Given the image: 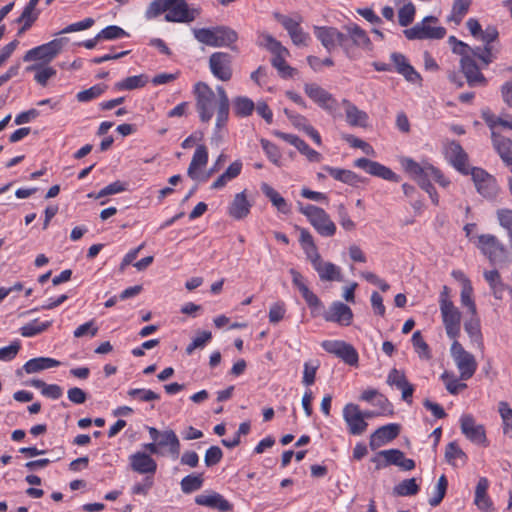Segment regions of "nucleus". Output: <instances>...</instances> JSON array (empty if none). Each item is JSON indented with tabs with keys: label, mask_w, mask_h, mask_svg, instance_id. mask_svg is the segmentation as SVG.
<instances>
[{
	"label": "nucleus",
	"mask_w": 512,
	"mask_h": 512,
	"mask_svg": "<svg viewBox=\"0 0 512 512\" xmlns=\"http://www.w3.org/2000/svg\"><path fill=\"white\" fill-rule=\"evenodd\" d=\"M195 106L200 121L208 123L216 113V128L221 129L229 118L230 102L222 86L216 87V92L205 82H197L193 86Z\"/></svg>",
	"instance_id": "nucleus-1"
},
{
	"label": "nucleus",
	"mask_w": 512,
	"mask_h": 512,
	"mask_svg": "<svg viewBox=\"0 0 512 512\" xmlns=\"http://www.w3.org/2000/svg\"><path fill=\"white\" fill-rule=\"evenodd\" d=\"M401 165L405 172L416 180L418 185L428 193L433 204L438 205L439 196L430 179H433L440 186L446 187L450 184V181L444 174L428 162L418 163L408 157L401 159Z\"/></svg>",
	"instance_id": "nucleus-2"
},
{
	"label": "nucleus",
	"mask_w": 512,
	"mask_h": 512,
	"mask_svg": "<svg viewBox=\"0 0 512 512\" xmlns=\"http://www.w3.org/2000/svg\"><path fill=\"white\" fill-rule=\"evenodd\" d=\"M165 13V20L173 23H190L199 15V10L189 8L186 0H152L145 11V18L152 20Z\"/></svg>",
	"instance_id": "nucleus-3"
},
{
	"label": "nucleus",
	"mask_w": 512,
	"mask_h": 512,
	"mask_svg": "<svg viewBox=\"0 0 512 512\" xmlns=\"http://www.w3.org/2000/svg\"><path fill=\"white\" fill-rule=\"evenodd\" d=\"M300 245L306 255V258L310 261L314 270L318 273L321 281H342L341 268L332 262H325L321 258L318 248L315 244L312 234L306 228H299Z\"/></svg>",
	"instance_id": "nucleus-4"
},
{
	"label": "nucleus",
	"mask_w": 512,
	"mask_h": 512,
	"mask_svg": "<svg viewBox=\"0 0 512 512\" xmlns=\"http://www.w3.org/2000/svg\"><path fill=\"white\" fill-rule=\"evenodd\" d=\"M448 43L451 46L452 52L461 56L460 58V69L466 78L467 84L470 87H485L488 84L487 78L482 72L477 62L473 60L471 54L472 47L467 43L457 39L455 36L448 38Z\"/></svg>",
	"instance_id": "nucleus-5"
},
{
	"label": "nucleus",
	"mask_w": 512,
	"mask_h": 512,
	"mask_svg": "<svg viewBox=\"0 0 512 512\" xmlns=\"http://www.w3.org/2000/svg\"><path fill=\"white\" fill-rule=\"evenodd\" d=\"M439 306L447 336L452 340H457L461 329V312L450 299L448 286H443L440 292Z\"/></svg>",
	"instance_id": "nucleus-6"
},
{
	"label": "nucleus",
	"mask_w": 512,
	"mask_h": 512,
	"mask_svg": "<svg viewBox=\"0 0 512 512\" xmlns=\"http://www.w3.org/2000/svg\"><path fill=\"white\" fill-rule=\"evenodd\" d=\"M261 38L263 39L261 44L273 54L271 64L278 74L282 78H292L296 74V69L286 62V57L289 55L288 49L270 34H262Z\"/></svg>",
	"instance_id": "nucleus-7"
},
{
	"label": "nucleus",
	"mask_w": 512,
	"mask_h": 512,
	"mask_svg": "<svg viewBox=\"0 0 512 512\" xmlns=\"http://www.w3.org/2000/svg\"><path fill=\"white\" fill-rule=\"evenodd\" d=\"M300 213L307 217L309 223L322 237H332L336 233V225L329 214L318 206L307 204L299 209Z\"/></svg>",
	"instance_id": "nucleus-8"
},
{
	"label": "nucleus",
	"mask_w": 512,
	"mask_h": 512,
	"mask_svg": "<svg viewBox=\"0 0 512 512\" xmlns=\"http://www.w3.org/2000/svg\"><path fill=\"white\" fill-rule=\"evenodd\" d=\"M437 23V17L426 16L413 27L405 29L403 33L408 40H439L445 37L446 29L443 26H437Z\"/></svg>",
	"instance_id": "nucleus-9"
},
{
	"label": "nucleus",
	"mask_w": 512,
	"mask_h": 512,
	"mask_svg": "<svg viewBox=\"0 0 512 512\" xmlns=\"http://www.w3.org/2000/svg\"><path fill=\"white\" fill-rule=\"evenodd\" d=\"M471 175L477 192L487 199H494L498 196L500 188L496 178L480 167H472Z\"/></svg>",
	"instance_id": "nucleus-10"
},
{
	"label": "nucleus",
	"mask_w": 512,
	"mask_h": 512,
	"mask_svg": "<svg viewBox=\"0 0 512 512\" xmlns=\"http://www.w3.org/2000/svg\"><path fill=\"white\" fill-rule=\"evenodd\" d=\"M451 355L460 372V379L463 381L470 379L477 369V362L474 356L467 352L457 340H453Z\"/></svg>",
	"instance_id": "nucleus-11"
},
{
	"label": "nucleus",
	"mask_w": 512,
	"mask_h": 512,
	"mask_svg": "<svg viewBox=\"0 0 512 512\" xmlns=\"http://www.w3.org/2000/svg\"><path fill=\"white\" fill-rule=\"evenodd\" d=\"M321 347L329 354L341 359L345 364L356 366L359 361V354L353 345L343 340H324Z\"/></svg>",
	"instance_id": "nucleus-12"
},
{
	"label": "nucleus",
	"mask_w": 512,
	"mask_h": 512,
	"mask_svg": "<svg viewBox=\"0 0 512 512\" xmlns=\"http://www.w3.org/2000/svg\"><path fill=\"white\" fill-rule=\"evenodd\" d=\"M64 39H53L45 44L28 50L23 56L25 62L40 60L45 64L50 63L62 50Z\"/></svg>",
	"instance_id": "nucleus-13"
},
{
	"label": "nucleus",
	"mask_w": 512,
	"mask_h": 512,
	"mask_svg": "<svg viewBox=\"0 0 512 512\" xmlns=\"http://www.w3.org/2000/svg\"><path fill=\"white\" fill-rule=\"evenodd\" d=\"M274 17L287 31L294 45L308 46V43L310 41V35L307 32H305L301 27L302 18L300 16L298 17V19H294L290 16L276 13Z\"/></svg>",
	"instance_id": "nucleus-14"
},
{
	"label": "nucleus",
	"mask_w": 512,
	"mask_h": 512,
	"mask_svg": "<svg viewBox=\"0 0 512 512\" xmlns=\"http://www.w3.org/2000/svg\"><path fill=\"white\" fill-rule=\"evenodd\" d=\"M314 35L326 48L327 51H332L336 46H341L347 49L348 35L340 32L335 27L328 26H314Z\"/></svg>",
	"instance_id": "nucleus-15"
},
{
	"label": "nucleus",
	"mask_w": 512,
	"mask_h": 512,
	"mask_svg": "<svg viewBox=\"0 0 512 512\" xmlns=\"http://www.w3.org/2000/svg\"><path fill=\"white\" fill-rule=\"evenodd\" d=\"M477 247L489 259V261L492 264L502 261L505 258L506 249L504 245L494 235H479Z\"/></svg>",
	"instance_id": "nucleus-16"
},
{
	"label": "nucleus",
	"mask_w": 512,
	"mask_h": 512,
	"mask_svg": "<svg viewBox=\"0 0 512 512\" xmlns=\"http://www.w3.org/2000/svg\"><path fill=\"white\" fill-rule=\"evenodd\" d=\"M208 159L207 147L203 144L198 145L187 169L188 177L195 181H207L209 174H204L203 171L208 164Z\"/></svg>",
	"instance_id": "nucleus-17"
},
{
	"label": "nucleus",
	"mask_w": 512,
	"mask_h": 512,
	"mask_svg": "<svg viewBox=\"0 0 512 512\" xmlns=\"http://www.w3.org/2000/svg\"><path fill=\"white\" fill-rule=\"evenodd\" d=\"M209 68L212 75L221 80L229 81L232 78V56L225 52H215L209 57Z\"/></svg>",
	"instance_id": "nucleus-18"
},
{
	"label": "nucleus",
	"mask_w": 512,
	"mask_h": 512,
	"mask_svg": "<svg viewBox=\"0 0 512 512\" xmlns=\"http://www.w3.org/2000/svg\"><path fill=\"white\" fill-rule=\"evenodd\" d=\"M343 419L347 424L348 431L352 435H361L368 426L365 421V414L354 403H348L344 406Z\"/></svg>",
	"instance_id": "nucleus-19"
},
{
	"label": "nucleus",
	"mask_w": 512,
	"mask_h": 512,
	"mask_svg": "<svg viewBox=\"0 0 512 512\" xmlns=\"http://www.w3.org/2000/svg\"><path fill=\"white\" fill-rule=\"evenodd\" d=\"M445 157L450 164L463 175H469L471 172L468 163V155L458 142L451 141L446 145Z\"/></svg>",
	"instance_id": "nucleus-20"
},
{
	"label": "nucleus",
	"mask_w": 512,
	"mask_h": 512,
	"mask_svg": "<svg viewBox=\"0 0 512 512\" xmlns=\"http://www.w3.org/2000/svg\"><path fill=\"white\" fill-rule=\"evenodd\" d=\"M354 166L363 169L366 173L391 182H399L400 177L389 167L368 158H359L354 161Z\"/></svg>",
	"instance_id": "nucleus-21"
},
{
	"label": "nucleus",
	"mask_w": 512,
	"mask_h": 512,
	"mask_svg": "<svg viewBox=\"0 0 512 512\" xmlns=\"http://www.w3.org/2000/svg\"><path fill=\"white\" fill-rule=\"evenodd\" d=\"M322 316L325 321L337 323L340 326H349L353 321L352 309L341 301L332 302Z\"/></svg>",
	"instance_id": "nucleus-22"
},
{
	"label": "nucleus",
	"mask_w": 512,
	"mask_h": 512,
	"mask_svg": "<svg viewBox=\"0 0 512 512\" xmlns=\"http://www.w3.org/2000/svg\"><path fill=\"white\" fill-rule=\"evenodd\" d=\"M462 433L475 445H482L486 441V432L482 424H477L471 414H464L460 418Z\"/></svg>",
	"instance_id": "nucleus-23"
},
{
	"label": "nucleus",
	"mask_w": 512,
	"mask_h": 512,
	"mask_svg": "<svg viewBox=\"0 0 512 512\" xmlns=\"http://www.w3.org/2000/svg\"><path fill=\"white\" fill-rule=\"evenodd\" d=\"M306 95L318 104L321 108L332 111L337 107V101L331 93L315 83H307L304 85Z\"/></svg>",
	"instance_id": "nucleus-24"
},
{
	"label": "nucleus",
	"mask_w": 512,
	"mask_h": 512,
	"mask_svg": "<svg viewBox=\"0 0 512 512\" xmlns=\"http://www.w3.org/2000/svg\"><path fill=\"white\" fill-rule=\"evenodd\" d=\"M149 434L152 443L144 444L143 448L154 449V448H178L179 440L177 435L172 430H165L163 432L158 431L156 428H149Z\"/></svg>",
	"instance_id": "nucleus-25"
},
{
	"label": "nucleus",
	"mask_w": 512,
	"mask_h": 512,
	"mask_svg": "<svg viewBox=\"0 0 512 512\" xmlns=\"http://www.w3.org/2000/svg\"><path fill=\"white\" fill-rule=\"evenodd\" d=\"M130 466L134 472L154 477L157 469L156 462L145 452H137L129 457Z\"/></svg>",
	"instance_id": "nucleus-26"
},
{
	"label": "nucleus",
	"mask_w": 512,
	"mask_h": 512,
	"mask_svg": "<svg viewBox=\"0 0 512 512\" xmlns=\"http://www.w3.org/2000/svg\"><path fill=\"white\" fill-rule=\"evenodd\" d=\"M400 425L390 423L379 427L370 437V445L372 448L381 447L394 440L400 433Z\"/></svg>",
	"instance_id": "nucleus-27"
},
{
	"label": "nucleus",
	"mask_w": 512,
	"mask_h": 512,
	"mask_svg": "<svg viewBox=\"0 0 512 512\" xmlns=\"http://www.w3.org/2000/svg\"><path fill=\"white\" fill-rule=\"evenodd\" d=\"M390 58L393 62V65L395 66L396 72L404 76L406 80L413 83L421 80L420 74L414 69L412 65H410L404 54L393 52Z\"/></svg>",
	"instance_id": "nucleus-28"
},
{
	"label": "nucleus",
	"mask_w": 512,
	"mask_h": 512,
	"mask_svg": "<svg viewBox=\"0 0 512 512\" xmlns=\"http://www.w3.org/2000/svg\"><path fill=\"white\" fill-rule=\"evenodd\" d=\"M251 203L247 199L246 191L237 193L228 207V214L236 220L246 218L251 210Z\"/></svg>",
	"instance_id": "nucleus-29"
},
{
	"label": "nucleus",
	"mask_w": 512,
	"mask_h": 512,
	"mask_svg": "<svg viewBox=\"0 0 512 512\" xmlns=\"http://www.w3.org/2000/svg\"><path fill=\"white\" fill-rule=\"evenodd\" d=\"M342 105L345 108L346 121L353 127H366L368 124V114L360 110L356 105L347 99H343Z\"/></svg>",
	"instance_id": "nucleus-30"
},
{
	"label": "nucleus",
	"mask_w": 512,
	"mask_h": 512,
	"mask_svg": "<svg viewBox=\"0 0 512 512\" xmlns=\"http://www.w3.org/2000/svg\"><path fill=\"white\" fill-rule=\"evenodd\" d=\"M195 502L198 505L215 508L221 512H228L232 509L230 502L217 492L197 495Z\"/></svg>",
	"instance_id": "nucleus-31"
},
{
	"label": "nucleus",
	"mask_w": 512,
	"mask_h": 512,
	"mask_svg": "<svg viewBox=\"0 0 512 512\" xmlns=\"http://www.w3.org/2000/svg\"><path fill=\"white\" fill-rule=\"evenodd\" d=\"M488 487V479L481 477L475 489L474 503L483 512H494L493 503L487 494Z\"/></svg>",
	"instance_id": "nucleus-32"
},
{
	"label": "nucleus",
	"mask_w": 512,
	"mask_h": 512,
	"mask_svg": "<svg viewBox=\"0 0 512 512\" xmlns=\"http://www.w3.org/2000/svg\"><path fill=\"white\" fill-rule=\"evenodd\" d=\"M492 143L502 161L512 170V140L499 133H494Z\"/></svg>",
	"instance_id": "nucleus-33"
},
{
	"label": "nucleus",
	"mask_w": 512,
	"mask_h": 512,
	"mask_svg": "<svg viewBox=\"0 0 512 512\" xmlns=\"http://www.w3.org/2000/svg\"><path fill=\"white\" fill-rule=\"evenodd\" d=\"M471 54L473 55V60L475 62L476 60L480 62V64H478L480 71L487 68L497 58V51L494 50L493 45L472 47Z\"/></svg>",
	"instance_id": "nucleus-34"
},
{
	"label": "nucleus",
	"mask_w": 512,
	"mask_h": 512,
	"mask_svg": "<svg viewBox=\"0 0 512 512\" xmlns=\"http://www.w3.org/2000/svg\"><path fill=\"white\" fill-rule=\"evenodd\" d=\"M262 193L270 200L272 205L281 213L289 214L291 211L290 204L280 195L272 186L267 183L261 184Z\"/></svg>",
	"instance_id": "nucleus-35"
},
{
	"label": "nucleus",
	"mask_w": 512,
	"mask_h": 512,
	"mask_svg": "<svg viewBox=\"0 0 512 512\" xmlns=\"http://www.w3.org/2000/svg\"><path fill=\"white\" fill-rule=\"evenodd\" d=\"M323 170H325L333 179L351 186H357L361 181L360 176L351 170L331 167L328 165L324 166Z\"/></svg>",
	"instance_id": "nucleus-36"
},
{
	"label": "nucleus",
	"mask_w": 512,
	"mask_h": 512,
	"mask_svg": "<svg viewBox=\"0 0 512 512\" xmlns=\"http://www.w3.org/2000/svg\"><path fill=\"white\" fill-rule=\"evenodd\" d=\"M61 362L50 357H37L28 360L23 369L27 374H33L42 370L54 368L60 366Z\"/></svg>",
	"instance_id": "nucleus-37"
},
{
	"label": "nucleus",
	"mask_w": 512,
	"mask_h": 512,
	"mask_svg": "<svg viewBox=\"0 0 512 512\" xmlns=\"http://www.w3.org/2000/svg\"><path fill=\"white\" fill-rule=\"evenodd\" d=\"M483 276L486 282L488 283L493 296L498 300L503 299L504 292L506 290V285L503 283L500 273L496 269H494L484 271Z\"/></svg>",
	"instance_id": "nucleus-38"
},
{
	"label": "nucleus",
	"mask_w": 512,
	"mask_h": 512,
	"mask_svg": "<svg viewBox=\"0 0 512 512\" xmlns=\"http://www.w3.org/2000/svg\"><path fill=\"white\" fill-rule=\"evenodd\" d=\"M472 5V0H453L450 14L447 16V21L459 25L464 17L469 12Z\"/></svg>",
	"instance_id": "nucleus-39"
},
{
	"label": "nucleus",
	"mask_w": 512,
	"mask_h": 512,
	"mask_svg": "<svg viewBox=\"0 0 512 512\" xmlns=\"http://www.w3.org/2000/svg\"><path fill=\"white\" fill-rule=\"evenodd\" d=\"M149 82V76L146 74H139L129 76L121 81L115 83V89L118 91H131L134 89L143 88Z\"/></svg>",
	"instance_id": "nucleus-40"
},
{
	"label": "nucleus",
	"mask_w": 512,
	"mask_h": 512,
	"mask_svg": "<svg viewBox=\"0 0 512 512\" xmlns=\"http://www.w3.org/2000/svg\"><path fill=\"white\" fill-rule=\"evenodd\" d=\"M30 384L47 398L57 400L63 395V389L57 384H47L40 379H33Z\"/></svg>",
	"instance_id": "nucleus-41"
},
{
	"label": "nucleus",
	"mask_w": 512,
	"mask_h": 512,
	"mask_svg": "<svg viewBox=\"0 0 512 512\" xmlns=\"http://www.w3.org/2000/svg\"><path fill=\"white\" fill-rule=\"evenodd\" d=\"M26 71L31 72L35 71L34 79L41 86H46L49 79L56 75V70L51 66H43L41 64H34L28 66Z\"/></svg>",
	"instance_id": "nucleus-42"
},
{
	"label": "nucleus",
	"mask_w": 512,
	"mask_h": 512,
	"mask_svg": "<svg viewBox=\"0 0 512 512\" xmlns=\"http://www.w3.org/2000/svg\"><path fill=\"white\" fill-rule=\"evenodd\" d=\"M52 326V321L40 322L39 319H34L20 328V334L23 337H34L48 330Z\"/></svg>",
	"instance_id": "nucleus-43"
},
{
	"label": "nucleus",
	"mask_w": 512,
	"mask_h": 512,
	"mask_svg": "<svg viewBox=\"0 0 512 512\" xmlns=\"http://www.w3.org/2000/svg\"><path fill=\"white\" fill-rule=\"evenodd\" d=\"M254 109V102L246 96L236 97L233 101V110L235 115L238 117L243 118L250 116L253 113Z\"/></svg>",
	"instance_id": "nucleus-44"
},
{
	"label": "nucleus",
	"mask_w": 512,
	"mask_h": 512,
	"mask_svg": "<svg viewBox=\"0 0 512 512\" xmlns=\"http://www.w3.org/2000/svg\"><path fill=\"white\" fill-rule=\"evenodd\" d=\"M498 412L502 420L504 435L512 438V408L506 401H501L498 404Z\"/></svg>",
	"instance_id": "nucleus-45"
},
{
	"label": "nucleus",
	"mask_w": 512,
	"mask_h": 512,
	"mask_svg": "<svg viewBox=\"0 0 512 512\" xmlns=\"http://www.w3.org/2000/svg\"><path fill=\"white\" fill-rule=\"evenodd\" d=\"M40 15V11L36 8L26 5L21 13V15L17 18L18 23H22V27L19 30L18 34L23 33L28 30L33 23L38 19Z\"/></svg>",
	"instance_id": "nucleus-46"
},
{
	"label": "nucleus",
	"mask_w": 512,
	"mask_h": 512,
	"mask_svg": "<svg viewBox=\"0 0 512 512\" xmlns=\"http://www.w3.org/2000/svg\"><path fill=\"white\" fill-rule=\"evenodd\" d=\"M238 39L236 31L229 27L217 26L216 27V42L217 47L230 46Z\"/></svg>",
	"instance_id": "nucleus-47"
},
{
	"label": "nucleus",
	"mask_w": 512,
	"mask_h": 512,
	"mask_svg": "<svg viewBox=\"0 0 512 512\" xmlns=\"http://www.w3.org/2000/svg\"><path fill=\"white\" fill-rule=\"evenodd\" d=\"M360 400L377 405L382 410H385L386 406L389 405V400L383 394L379 393L378 390L373 388L364 390L360 395Z\"/></svg>",
	"instance_id": "nucleus-48"
},
{
	"label": "nucleus",
	"mask_w": 512,
	"mask_h": 512,
	"mask_svg": "<svg viewBox=\"0 0 512 512\" xmlns=\"http://www.w3.org/2000/svg\"><path fill=\"white\" fill-rule=\"evenodd\" d=\"M441 380L443 381L445 388L452 395H457L460 391L467 388V385L461 382V379H458L453 373L445 371L441 375Z\"/></svg>",
	"instance_id": "nucleus-49"
},
{
	"label": "nucleus",
	"mask_w": 512,
	"mask_h": 512,
	"mask_svg": "<svg viewBox=\"0 0 512 512\" xmlns=\"http://www.w3.org/2000/svg\"><path fill=\"white\" fill-rule=\"evenodd\" d=\"M350 38L353 43L359 47L368 48L371 45V40L365 30L360 26L354 24L347 28Z\"/></svg>",
	"instance_id": "nucleus-50"
},
{
	"label": "nucleus",
	"mask_w": 512,
	"mask_h": 512,
	"mask_svg": "<svg viewBox=\"0 0 512 512\" xmlns=\"http://www.w3.org/2000/svg\"><path fill=\"white\" fill-rule=\"evenodd\" d=\"M461 304L467 307L471 315L477 314V308L473 299V287L468 279L465 280L461 291Z\"/></svg>",
	"instance_id": "nucleus-51"
},
{
	"label": "nucleus",
	"mask_w": 512,
	"mask_h": 512,
	"mask_svg": "<svg viewBox=\"0 0 512 512\" xmlns=\"http://www.w3.org/2000/svg\"><path fill=\"white\" fill-rule=\"evenodd\" d=\"M394 494L398 496H413L419 491V486L415 478L405 479L397 484L394 489Z\"/></svg>",
	"instance_id": "nucleus-52"
},
{
	"label": "nucleus",
	"mask_w": 512,
	"mask_h": 512,
	"mask_svg": "<svg viewBox=\"0 0 512 512\" xmlns=\"http://www.w3.org/2000/svg\"><path fill=\"white\" fill-rule=\"evenodd\" d=\"M416 8L415 5L411 1H407L401 8L398 10V22L402 27L409 26L415 18Z\"/></svg>",
	"instance_id": "nucleus-53"
},
{
	"label": "nucleus",
	"mask_w": 512,
	"mask_h": 512,
	"mask_svg": "<svg viewBox=\"0 0 512 512\" xmlns=\"http://www.w3.org/2000/svg\"><path fill=\"white\" fill-rule=\"evenodd\" d=\"M194 37L200 42L208 46L217 47L216 27L194 29Z\"/></svg>",
	"instance_id": "nucleus-54"
},
{
	"label": "nucleus",
	"mask_w": 512,
	"mask_h": 512,
	"mask_svg": "<svg viewBox=\"0 0 512 512\" xmlns=\"http://www.w3.org/2000/svg\"><path fill=\"white\" fill-rule=\"evenodd\" d=\"M125 190H126L125 183H123L121 181H115V182L105 186L104 188H102L98 193L91 192L87 196L89 198L100 199L102 197L121 193Z\"/></svg>",
	"instance_id": "nucleus-55"
},
{
	"label": "nucleus",
	"mask_w": 512,
	"mask_h": 512,
	"mask_svg": "<svg viewBox=\"0 0 512 512\" xmlns=\"http://www.w3.org/2000/svg\"><path fill=\"white\" fill-rule=\"evenodd\" d=\"M106 85L96 84L88 89L77 93L76 98L79 102H89L100 97L106 90Z\"/></svg>",
	"instance_id": "nucleus-56"
},
{
	"label": "nucleus",
	"mask_w": 512,
	"mask_h": 512,
	"mask_svg": "<svg viewBox=\"0 0 512 512\" xmlns=\"http://www.w3.org/2000/svg\"><path fill=\"white\" fill-rule=\"evenodd\" d=\"M287 312L286 304L284 301H277L273 303L268 312L269 323L276 325L285 318Z\"/></svg>",
	"instance_id": "nucleus-57"
},
{
	"label": "nucleus",
	"mask_w": 512,
	"mask_h": 512,
	"mask_svg": "<svg viewBox=\"0 0 512 512\" xmlns=\"http://www.w3.org/2000/svg\"><path fill=\"white\" fill-rule=\"evenodd\" d=\"M447 487V478L445 477V475H441L438 479L437 485L433 492V496L429 499V504L432 507H436L442 502L443 498L445 497Z\"/></svg>",
	"instance_id": "nucleus-58"
},
{
	"label": "nucleus",
	"mask_w": 512,
	"mask_h": 512,
	"mask_svg": "<svg viewBox=\"0 0 512 512\" xmlns=\"http://www.w3.org/2000/svg\"><path fill=\"white\" fill-rule=\"evenodd\" d=\"M411 341L415 351L421 358L429 359L431 357L429 346L419 330L413 333Z\"/></svg>",
	"instance_id": "nucleus-59"
},
{
	"label": "nucleus",
	"mask_w": 512,
	"mask_h": 512,
	"mask_svg": "<svg viewBox=\"0 0 512 512\" xmlns=\"http://www.w3.org/2000/svg\"><path fill=\"white\" fill-rule=\"evenodd\" d=\"M260 144L268 159L275 165L279 166L281 160V152L279 148L274 143L264 138L260 140Z\"/></svg>",
	"instance_id": "nucleus-60"
},
{
	"label": "nucleus",
	"mask_w": 512,
	"mask_h": 512,
	"mask_svg": "<svg viewBox=\"0 0 512 512\" xmlns=\"http://www.w3.org/2000/svg\"><path fill=\"white\" fill-rule=\"evenodd\" d=\"M391 464L397 465L403 470H412L415 467V463L412 459H407L401 450H389Z\"/></svg>",
	"instance_id": "nucleus-61"
},
{
	"label": "nucleus",
	"mask_w": 512,
	"mask_h": 512,
	"mask_svg": "<svg viewBox=\"0 0 512 512\" xmlns=\"http://www.w3.org/2000/svg\"><path fill=\"white\" fill-rule=\"evenodd\" d=\"M303 293H301L304 298L306 304L311 309L312 314H318L323 308V303L319 299V297L312 292L310 289H303Z\"/></svg>",
	"instance_id": "nucleus-62"
},
{
	"label": "nucleus",
	"mask_w": 512,
	"mask_h": 512,
	"mask_svg": "<svg viewBox=\"0 0 512 512\" xmlns=\"http://www.w3.org/2000/svg\"><path fill=\"white\" fill-rule=\"evenodd\" d=\"M303 293H301L304 298L306 304L311 309L312 314H318L323 308V303L319 299V297L312 292L310 289H303Z\"/></svg>",
	"instance_id": "nucleus-63"
},
{
	"label": "nucleus",
	"mask_w": 512,
	"mask_h": 512,
	"mask_svg": "<svg viewBox=\"0 0 512 512\" xmlns=\"http://www.w3.org/2000/svg\"><path fill=\"white\" fill-rule=\"evenodd\" d=\"M203 479L200 475H188L181 481V489L184 493H191L201 488Z\"/></svg>",
	"instance_id": "nucleus-64"
}]
</instances>
